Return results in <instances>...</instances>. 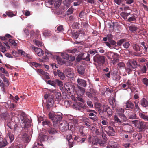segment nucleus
<instances>
[{
	"instance_id": "nucleus-1",
	"label": "nucleus",
	"mask_w": 148,
	"mask_h": 148,
	"mask_svg": "<svg viewBox=\"0 0 148 148\" xmlns=\"http://www.w3.org/2000/svg\"><path fill=\"white\" fill-rule=\"evenodd\" d=\"M48 115L49 118L53 121V125L54 127L57 124L60 123L62 118V113L59 112L56 113L49 112Z\"/></svg>"
},
{
	"instance_id": "nucleus-2",
	"label": "nucleus",
	"mask_w": 148,
	"mask_h": 148,
	"mask_svg": "<svg viewBox=\"0 0 148 148\" xmlns=\"http://www.w3.org/2000/svg\"><path fill=\"white\" fill-rule=\"evenodd\" d=\"M132 122L136 127L138 128L140 132L142 131L145 128L146 123L143 121L135 120L132 121Z\"/></svg>"
},
{
	"instance_id": "nucleus-3",
	"label": "nucleus",
	"mask_w": 148,
	"mask_h": 148,
	"mask_svg": "<svg viewBox=\"0 0 148 148\" xmlns=\"http://www.w3.org/2000/svg\"><path fill=\"white\" fill-rule=\"evenodd\" d=\"M95 62L98 63L100 66L103 65L105 62V58L104 56L97 55L94 58Z\"/></svg>"
},
{
	"instance_id": "nucleus-4",
	"label": "nucleus",
	"mask_w": 148,
	"mask_h": 148,
	"mask_svg": "<svg viewBox=\"0 0 148 148\" xmlns=\"http://www.w3.org/2000/svg\"><path fill=\"white\" fill-rule=\"evenodd\" d=\"M108 59H114L115 60V59L119 57V55L117 53H114L111 51L107 52L106 55Z\"/></svg>"
},
{
	"instance_id": "nucleus-5",
	"label": "nucleus",
	"mask_w": 148,
	"mask_h": 148,
	"mask_svg": "<svg viewBox=\"0 0 148 148\" xmlns=\"http://www.w3.org/2000/svg\"><path fill=\"white\" fill-rule=\"evenodd\" d=\"M21 121L22 125L24 128L28 127L30 126V121L29 119H25L23 117Z\"/></svg>"
},
{
	"instance_id": "nucleus-6",
	"label": "nucleus",
	"mask_w": 148,
	"mask_h": 148,
	"mask_svg": "<svg viewBox=\"0 0 148 148\" xmlns=\"http://www.w3.org/2000/svg\"><path fill=\"white\" fill-rule=\"evenodd\" d=\"M73 106H75V107L78 109L80 110L81 108L85 109L86 108V106H85L84 103H81L80 102H77L74 103Z\"/></svg>"
},
{
	"instance_id": "nucleus-7",
	"label": "nucleus",
	"mask_w": 148,
	"mask_h": 148,
	"mask_svg": "<svg viewBox=\"0 0 148 148\" xmlns=\"http://www.w3.org/2000/svg\"><path fill=\"white\" fill-rule=\"evenodd\" d=\"M125 105V107L128 109H130L133 110H135L134 104L132 103V102L129 100H128L126 101Z\"/></svg>"
},
{
	"instance_id": "nucleus-8",
	"label": "nucleus",
	"mask_w": 148,
	"mask_h": 148,
	"mask_svg": "<svg viewBox=\"0 0 148 148\" xmlns=\"http://www.w3.org/2000/svg\"><path fill=\"white\" fill-rule=\"evenodd\" d=\"M77 82L78 83V86H79L85 87L87 85L86 82L85 80L81 79L78 78L77 80Z\"/></svg>"
},
{
	"instance_id": "nucleus-9",
	"label": "nucleus",
	"mask_w": 148,
	"mask_h": 148,
	"mask_svg": "<svg viewBox=\"0 0 148 148\" xmlns=\"http://www.w3.org/2000/svg\"><path fill=\"white\" fill-rule=\"evenodd\" d=\"M34 50L38 55L39 56H42L44 54V51L41 49L37 47H32Z\"/></svg>"
},
{
	"instance_id": "nucleus-10",
	"label": "nucleus",
	"mask_w": 148,
	"mask_h": 148,
	"mask_svg": "<svg viewBox=\"0 0 148 148\" xmlns=\"http://www.w3.org/2000/svg\"><path fill=\"white\" fill-rule=\"evenodd\" d=\"M77 71L79 74L81 75H84L85 72L84 67L81 65L79 66L77 69Z\"/></svg>"
},
{
	"instance_id": "nucleus-11",
	"label": "nucleus",
	"mask_w": 148,
	"mask_h": 148,
	"mask_svg": "<svg viewBox=\"0 0 148 148\" xmlns=\"http://www.w3.org/2000/svg\"><path fill=\"white\" fill-rule=\"evenodd\" d=\"M60 128L63 131H66L69 129V124L67 122H65L61 124Z\"/></svg>"
},
{
	"instance_id": "nucleus-12",
	"label": "nucleus",
	"mask_w": 148,
	"mask_h": 148,
	"mask_svg": "<svg viewBox=\"0 0 148 148\" xmlns=\"http://www.w3.org/2000/svg\"><path fill=\"white\" fill-rule=\"evenodd\" d=\"M138 15L137 14H131V16L127 20V21L129 22L135 21Z\"/></svg>"
},
{
	"instance_id": "nucleus-13",
	"label": "nucleus",
	"mask_w": 148,
	"mask_h": 148,
	"mask_svg": "<svg viewBox=\"0 0 148 148\" xmlns=\"http://www.w3.org/2000/svg\"><path fill=\"white\" fill-rule=\"evenodd\" d=\"M141 106L144 108H148V101L145 98L142 99L140 101Z\"/></svg>"
},
{
	"instance_id": "nucleus-14",
	"label": "nucleus",
	"mask_w": 148,
	"mask_h": 148,
	"mask_svg": "<svg viewBox=\"0 0 148 148\" xmlns=\"http://www.w3.org/2000/svg\"><path fill=\"white\" fill-rule=\"evenodd\" d=\"M127 67L125 69L126 71L128 73L134 70V69L132 66V65L129 62H128L127 63Z\"/></svg>"
},
{
	"instance_id": "nucleus-15",
	"label": "nucleus",
	"mask_w": 148,
	"mask_h": 148,
	"mask_svg": "<svg viewBox=\"0 0 148 148\" xmlns=\"http://www.w3.org/2000/svg\"><path fill=\"white\" fill-rule=\"evenodd\" d=\"M62 56L63 57V58L65 59L68 60H71L72 61H73L75 60V57H74L70 56L69 57V56L66 53H64L62 54Z\"/></svg>"
},
{
	"instance_id": "nucleus-16",
	"label": "nucleus",
	"mask_w": 148,
	"mask_h": 148,
	"mask_svg": "<svg viewBox=\"0 0 148 148\" xmlns=\"http://www.w3.org/2000/svg\"><path fill=\"white\" fill-rule=\"evenodd\" d=\"M66 138L67 140L68 141L69 145L70 147L71 148L73 147L74 141L72 138V136L71 135L69 136V137L67 136Z\"/></svg>"
},
{
	"instance_id": "nucleus-17",
	"label": "nucleus",
	"mask_w": 148,
	"mask_h": 148,
	"mask_svg": "<svg viewBox=\"0 0 148 148\" xmlns=\"http://www.w3.org/2000/svg\"><path fill=\"white\" fill-rule=\"evenodd\" d=\"M42 125L45 127H50L51 126V123L47 120H45L42 122Z\"/></svg>"
},
{
	"instance_id": "nucleus-18",
	"label": "nucleus",
	"mask_w": 148,
	"mask_h": 148,
	"mask_svg": "<svg viewBox=\"0 0 148 148\" xmlns=\"http://www.w3.org/2000/svg\"><path fill=\"white\" fill-rule=\"evenodd\" d=\"M94 113V112H91L89 113L88 115L89 116L91 117L90 118V119L94 121H96L97 120L98 118L97 116Z\"/></svg>"
},
{
	"instance_id": "nucleus-19",
	"label": "nucleus",
	"mask_w": 148,
	"mask_h": 148,
	"mask_svg": "<svg viewBox=\"0 0 148 148\" xmlns=\"http://www.w3.org/2000/svg\"><path fill=\"white\" fill-rule=\"evenodd\" d=\"M78 90L77 91V94L79 95H83L85 92V90L84 88L81 87V86H78Z\"/></svg>"
},
{
	"instance_id": "nucleus-20",
	"label": "nucleus",
	"mask_w": 148,
	"mask_h": 148,
	"mask_svg": "<svg viewBox=\"0 0 148 148\" xmlns=\"http://www.w3.org/2000/svg\"><path fill=\"white\" fill-rule=\"evenodd\" d=\"M78 32V36L79 39H82L85 35V32L84 30H82Z\"/></svg>"
},
{
	"instance_id": "nucleus-21",
	"label": "nucleus",
	"mask_w": 148,
	"mask_h": 148,
	"mask_svg": "<svg viewBox=\"0 0 148 148\" xmlns=\"http://www.w3.org/2000/svg\"><path fill=\"white\" fill-rule=\"evenodd\" d=\"M7 135L8 136L9 138L10 139V142H12L14 139V135L12 134L11 132H10V131L8 130V132L7 133Z\"/></svg>"
},
{
	"instance_id": "nucleus-22",
	"label": "nucleus",
	"mask_w": 148,
	"mask_h": 148,
	"mask_svg": "<svg viewBox=\"0 0 148 148\" xmlns=\"http://www.w3.org/2000/svg\"><path fill=\"white\" fill-rule=\"evenodd\" d=\"M139 115L140 117L145 121H148V116L142 112L140 113Z\"/></svg>"
},
{
	"instance_id": "nucleus-23",
	"label": "nucleus",
	"mask_w": 148,
	"mask_h": 148,
	"mask_svg": "<svg viewBox=\"0 0 148 148\" xmlns=\"http://www.w3.org/2000/svg\"><path fill=\"white\" fill-rule=\"evenodd\" d=\"M109 145L111 147L113 148H117L118 143L113 141H111L109 143Z\"/></svg>"
},
{
	"instance_id": "nucleus-24",
	"label": "nucleus",
	"mask_w": 148,
	"mask_h": 148,
	"mask_svg": "<svg viewBox=\"0 0 148 148\" xmlns=\"http://www.w3.org/2000/svg\"><path fill=\"white\" fill-rule=\"evenodd\" d=\"M87 138H88V141L89 143H92V144H93L95 145H97V143H94L93 142H92V139L93 137L92 136L90 135H88L86 136Z\"/></svg>"
},
{
	"instance_id": "nucleus-25",
	"label": "nucleus",
	"mask_w": 148,
	"mask_h": 148,
	"mask_svg": "<svg viewBox=\"0 0 148 148\" xmlns=\"http://www.w3.org/2000/svg\"><path fill=\"white\" fill-rule=\"evenodd\" d=\"M129 62L132 65V66L134 69V70H135L136 68L137 67V66H138L139 67H140V65H138L137 62L135 60H131Z\"/></svg>"
},
{
	"instance_id": "nucleus-26",
	"label": "nucleus",
	"mask_w": 148,
	"mask_h": 148,
	"mask_svg": "<svg viewBox=\"0 0 148 148\" xmlns=\"http://www.w3.org/2000/svg\"><path fill=\"white\" fill-rule=\"evenodd\" d=\"M124 109L122 108H118L116 110L117 114L118 116L124 114Z\"/></svg>"
},
{
	"instance_id": "nucleus-27",
	"label": "nucleus",
	"mask_w": 148,
	"mask_h": 148,
	"mask_svg": "<svg viewBox=\"0 0 148 148\" xmlns=\"http://www.w3.org/2000/svg\"><path fill=\"white\" fill-rule=\"evenodd\" d=\"M84 129V127L83 126H81L79 128V131L80 134L82 136H85L87 135L85 133Z\"/></svg>"
},
{
	"instance_id": "nucleus-28",
	"label": "nucleus",
	"mask_w": 148,
	"mask_h": 148,
	"mask_svg": "<svg viewBox=\"0 0 148 148\" xmlns=\"http://www.w3.org/2000/svg\"><path fill=\"white\" fill-rule=\"evenodd\" d=\"M57 73L58 74V76L60 78L62 79H64L65 78V76L64 73L60 71L59 70H57Z\"/></svg>"
},
{
	"instance_id": "nucleus-29",
	"label": "nucleus",
	"mask_w": 148,
	"mask_h": 148,
	"mask_svg": "<svg viewBox=\"0 0 148 148\" xmlns=\"http://www.w3.org/2000/svg\"><path fill=\"white\" fill-rule=\"evenodd\" d=\"M48 132L49 134H54L57 133V131L55 129L50 127L49 129L48 130Z\"/></svg>"
},
{
	"instance_id": "nucleus-30",
	"label": "nucleus",
	"mask_w": 148,
	"mask_h": 148,
	"mask_svg": "<svg viewBox=\"0 0 148 148\" xmlns=\"http://www.w3.org/2000/svg\"><path fill=\"white\" fill-rule=\"evenodd\" d=\"M138 102L139 101L137 100L135 101L134 102V103L135 104V110H134V112H136L138 111L139 109H140L138 105Z\"/></svg>"
},
{
	"instance_id": "nucleus-31",
	"label": "nucleus",
	"mask_w": 148,
	"mask_h": 148,
	"mask_svg": "<svg viewBox=\"0 0 148 148\" xmlns=\"http://www.w3.org/2000/svg\"><path fill=\"white\" fill-rule=\"evenodd\" d=\"M56 86L57 84L60 87V89L62 90L63 88V85L62 82V81H60L58 79H56Z\"/></svg>"
},
{
	"instance_id": "nucleus-32",
	"label": "nucleus",
	"mask_w": 148,
	"mask_h": 148,
	"mask_svg": "<svg viewBox=\"0 0 148 148\" xmlns=\"http://www.w3.org/2000/svg\"><path fill=\"white\" fill-rule=\"evenodd\" d=\"M64 88L66 90V91L68 92L72 88V87L70 84L69 83H66L65 85Z\"/></svg>"
},
{
	"instance_id": "nucleus-33",
	"label": "nucleus",
	"mask_w": 148,
	"mask_h": 148,
	"mask_svg": "<svg viewBox=\"0 0 148 148\" xmlns=\"http://www.w3.org/2000/svg\"><path fill=\"white\" fill-rule=\"evenodd\" d=\"M47 83L48 84L54 87H56V79L54 80H49L47 81Z\"/></svg>"
},
{
	"instance_id": "nucleus-34",
	"label": "nucleus",
	"mask_w": 148,
	"mask_h": 148,
	"mask_svg": "<svg viewBox=\"0 0 148 148\" xmlns=\"http://www.w3.org/2000/svg\"><path fill=\"white\" fill-rule=\"evenodd\" d=\"M128 118L129 119H138L136 114L135 113L129 115L128 116Z\"/></svg>"
},
{
	"instance_id": "nucleus-35",
	"label": "nucleus",
	"mask_w": 148,
	"mask_h": 148,
	"mask_svg": "<svg viewBox=\"0 0 148 148\" xmlns=\"http://www.w3.org/2000/svg\"><path fill=\"white\" fill-rule=\"evenodd\" d=\"M124 128L125 129V131L130 133L132 130V127L130 125H126L124 127Z\"/></svg>"
},
{
	"instance_id": "nucleus-36",
	"label": "nucleus",
	"mask_w": 148,
	"mask_h": 148,
	"mask_svg": "<svg viewBox=\"0 0 148 148\" xmlns=\"http://www.w3.org/2000/svg\"><path fill=\"white\" fill-rule=\"evenodd\" d=\"M129 29L130 31L132 32H136L138 29L137 27L135 25H131L129 26Z\"/></svg>"
},
{
	"instance_id": "nucleus-37",
	"label": "nucleus",
	"mask_w": 148,
	"mask_h": 148,
	"mask_svg": "<svg viewBox=\"0 0 148 148\" xmlns=\"http://www.w3.org/2000/svg\"><path fill=\"white\" fill-rule=\"evenodd\" d=\"M133 136L135 138L138 140H140L142 138V136L141 134H133Z\"/></svg>"
},
{
	"instance_id": "nucleus-38",
	"label": "nucleus",
	"mask_w": 148,
	"mask_h": 148,
	"mask_svg": "<svg viewBox=\"0 0 148 148\" xmlns=\"http://www.w3.org/2000/svg\"><path fill=\"white\" fill-rule=\"evenodd\" d=\"M74 139V140L75 141L76 140L77 142H79L80 143H84L85 140V138H82L80 139V138H77L75 137V138H73Z\"/></svg>"
},
{
	"instance_id": "nucleus-39",
	"label": "nucleus",
	"mask_w": 148,
	"mask_h": 148,
	"mask_svg": "<svg viewBox=\"0 0 148 148\" xmlns=\"http://www.w3.org/2000/svg\"><path fill=\"white\" fill-rule=\"evenodd\" d=\"M130 14V13L123 12L121 14V16L124 19H126L127 18V16Z\"/></svg>"
},
{
	"instance_id": "nucleus-40",
	"label": "nucleus",
	"mask_w": 148,
	"mask_h": 148,
	"mask_svg": "<svg viewBox=\"0 0 148 148\" xmlns=\"http://www.w3.org/2000/svg\"><path fill=\"white\" fill-rule=\"evenodd\" d=\"M7 144V141L5 140H3L0 142V148H2L6 146Z\"/></svg>"
},
{
	"instance_id": "nucleus-41",
	"label": "nucleus",
	"mask_w": 148,
	"mask_h": 148,
	"mask_svg": "<svg viewBox=\"0 0 148 148\" xmlns=\"http://www.w3.org/2000/svg\"><path fill=\"white\" fill-rule=\"evenodd\" d=\"M72 37L73 38L75 39H77L78 38H79L77 31L76 32H72Z\"/></svg>"
},
{
	"instance_id": "nucleus-42",
	"label": "nucleus",
	"mask_w": 148,
	"mask_h": 148,
	"mask_svg": "<svg viewBox=\"0 0 148 148\" xmlns=\"http://www.w3.org/2000/svg\"><path fill=\"white\" fill-rule=\"evenodd\" d=\"M43 35L45 36H51L52 34L50 31H48V30H45L44 32Z\"/></svg>"
},
{
	"instance_id": "nucleus-43",
	"label": "nucleus",
	"mask_w": 148,
	"mask_h": 148,
	"mask_svg": "<svg viewBox=\"0 0 148 148\" xmlns=\"http://www.w3.org/2000/svg\"><path fill=\"white\" fill-rule=\"evenodd\" d=\"M107 133V134L109 136H114L115 135V131H110L107 130L105 131Z\"/></svg>"
},
{
	"instance_id": "nucleus-44",
	"label": "nucleus",
	"mask_w": 148,
	"mask_h": 148,
	"mask_svg": "<svg viewBox=\"0 0 148 148\" xmlns=\"http://www.w3.org/2000/svg\"><path fill=\"white\" fill-rule=\"evenodd\" d=\"M6 14L9 17H11L15 16V15L11 11H7L6 12Z\"/></svg>"
},
{
	"instance_id": "nucleus-45",
	"label": "nucleus",
	"mask_w": 148,
	"mask_h": 148,
	"mask_svg": "<svg viewBox=\"0 0 148 148\" xmlns=\"http://www.w3.org/2000/svg\"><path fill=\"white\" fill-rule=\"evenodd\" d=\"M55 58L58 62V63L61 65L63 63V60L61 59L58 56H55Z\"/></svg>"
},
{
	"instance_id": "nucleus-46",
	"label": "nucleus",
	"mask_w": 148,
	"mask_h": 148,
	"mask_svg": "<svg viewBox=\"0 0 148 148\" xmlns=\"http://www.w3.org/2000/svg\"><path fill=\"white\" fill-rule=\"evenodd\" d=\"M96 53H98L99 52L100 53H103L105 52V50H104L103 47H101L98 48L95 50Z\"/></svg>"
},
{
	"instance_id": "nucleus-47",
	"label": "nucleus",
	"mask_w": 148,
	"mask_h": 148,
	"mask_svg": "<svg viewBox=\"0 0 148 148\" xmlns=\"http://www.w3.org/2000/svg\"><path fill=\"white\" fill-rule=\"evenodd\" d=\"M142 83L147 86H148V79L145 78L142 79Z\"/></svg>"
},
{
	"instance_id": "nucleus-48",
	"label": "nucleus",
	"mask_w": 148,
	"mask_h": 148,
	"mask_svg": "<svg viewBox=\"0 0 148 148\" xmlns=\"http://www.w3.org/2000/svg\"><path fill=\"white\" fill-rule=\"evenodd\" d=\"M140 69L143 73H145L147 70L146 66L143 65L141 67H140Z\"/></svg>"
},
{
	"instance_id": "nucleus-49",
	"label": "nucleus",
	"mask_w": 148,
	"mask_h": 148,
	"mask_svg": "<svg viewBox=\"0 0 148 148\" xmlns=\"http://www.w3.org/2000/svg\"><path fill=\"white\" fill-rule=\"evenodd\" d=\"M35 44L38 46L40 47L42 45V43L36 40H34Z\"/></svg>"
},
{
	"instance_id": "nucleus-50",
	"label": "nucleus",
	"mask_w": 148,
	"mask_h": 148,
	"mask_svg": "<svg viewBox=\"0 0 148 148\" xmlns=\"http://www.w3.org/2000/svg\"><path fill=\"white\" fill-rule=\"evenodd\" d=\"M133 48L134 50L136 51H139L140 49L139 46L137 44H134L133 45Z\"/></svg>"
},
{
	"instance_id": "nucleus-51",
	"label": "nucleus",
	"mask_w": 148,
	"mask_h": 148,
	"mask_svg": "<svg viewBox=\"0 0 148 148\" xmlns=\"http://www.w3.org/2000/svg\"><path fill=\"white\" fill-rule=\"evenodd\" d=\"M130 45V43L128 42H124L123 44V46L126 49L128 48Z\"/></svg>"
},
{
	"instance_id": "nucleus-52",
	"label": "nucleus",
	"mask_w": 148,
	"mask_h": 148,
	"mask_svg": "<svg viewBox=\"0 0 148 148\" xmlns=\"http://www.w3.org/2000/svg\"><path fill=\"white\" fill-rule=\"evenodd\" d=\"M106 142L105 141L99 140H98L97 143H97L99 144L101 146H103L105 144Z\"/></svg>"
},
{
	"instance_id": "nucleus-53",
	"label": "nucleus",
	"mask_w": 148,
	"mask_h": 148,
	"mask_svg": "<svg viewBox=\"0 0 148 148\" xmlns=\"http://www.w3.org/2000/svg\"><path fill=\"white\" fill-rule=\"evenodd\" d=\"M61 2V0H59L56 1L54 3V5L55 7H58L60 5Z\"/></svg>"
},
{
	"instance_id": "nucleus-54",
	"label": "nucleus",
	"mask_w": 148,
	"mask_h": 148,
	"mask_svg": "<svg viewBox=\"0 0 148 148\" xmlns=\"http://www.w3.org/2000/svg\"><path fill=\"white\" fill-rule=\"evenodd\" d=\"M73 8H70L67 11V14L69 15L72 14L73 12Z\"/></svg>"
},
{
	"instance_id": "nucleus-55",
	"label": "nucleus",
	"mask_w": 148,
	"mask_h": 148,
	"mask_svg": "<svg viewBox=\"0 0 148 148\" xmlns=\"http://www.w3.org/2000/svg\"><path fill=\"white\" fill-rule=\"evenodd\" d=\"M126 40L125 39H121L120 40L117 42V45L121 46L122 44L126 41Z\"/></svg>"
},
{
	"instance_id": "nucleus-56",
	"label": "nucleus",
	"mask_w": 148,
	"mask_h": 148,
	"mask_svg": "<svg viewBox=\"0 0 148 148\" xmlns=\"http://www.w3.org/2000/svg\"><path fill=\"white\" fill-rule=\"evenodd\" d=\"M82 3V0L77 1V2H75L73 3V5L74 6H77L79 5L80 4Z\"/></svg>"
},
{
	"instance_id": "nucleus-57",
	"label": "nucleus",
	"mask_w": 148,
	"mask_h": 148,
	"mask_svg": "<svg viewBox=\"0 0 148 148\" xmlns=\"http://www.w3.org/2000/svg\"><path fill=\"white\" fill-rule=\"evenodd\" d=\"M58 31L59 32H62L64 30L62 25H60L57 27V28Z\"/></svg>"
},
{
	"instance_id": "nucleus-58",
	"label": "nucleus",
	"mask_w": 148,
	"mask_h": 148,
	"mask_svg": "<svg viewBox=\"0 0 148 148\" xmlns=\"http://www.w3.org/2000/svg\"><path fill=\"white\" fill-rule=\"evenodd\" d=\"M141 45L143 47L144 49H145V51L147 52V49L148 48V45L147 44H145L144 42H142L141 43Z\"/></svg>"
},
{
	"instance_id": "nucleus-59",
	"label": "nucleus",
	"mask_w": 148,
	"mask_h": 148,
	"mask_svg": "<svg viewBox=\"0 0 148 148\" xmlns=\"http://www.w3.org/2000/svg\"><path fill=\"white\" fill-rule=\"evenodd\" d=\"M81 25L84 28L87 27L88 26V23L85 21L82 22Z\"/></svg>"
},
{
	"instance_id": "nucleus-60",
	"label": "nucleus",
	"mask_w": 148,
	"mask_h": 148,
	"mask_svg": "<svg viewBox=\"0 0 148 148\" xmlns=\"http://www.w3.org/2000/svg\"><path fill=\"white\" fill-rule=\"evenodd\" d=\"M80 24L77 22H75L73 24V26L75 28L78 29L79 28V25Z\"/></svg>"
},
{
	"instance_id": "nucleus-61",
	"label": "nucleus",
	"mask_w": 148,
	"mask_h": 148,
	"mask_svg": "<svg viewBox=\"0 0 148 148\" xmlns=\"http://www.w3.org/2000/svg\"><path fill=\"white\" fill-rule=\"evenodd\" d=\"M0 47H1V51L2 52H4L6 51V47L3 46L1 43H0Z\"/></svg>"
},
{
	"instance_id": "nucleus-62",
	"label": "nucleus",
	"mask_w": 148,
	"mask_h": 148,
	"mask_svg": "<svg viewBox=\"0 0 148 148\" xmlns=\"http://www.w3.org/2000/svg\"><path fill=\"white\" fill-rule=\"evenodd\" d=\"M51 97L52 98L49 99L47 103H49L50 104H51L52 106L53 104L54 103V101L53 99V95L51 96Z\"/></svg>"
},
{
	"instance_id": "nucleus-63",
	"label": "nucleus",
	"mask_w": 148,
	"mask_h": 148,
	"mask_svg": "<svg viewBox=\"0 0 148 148\" xmlns=\"http://www.w3.org/2000/svg\"><path fill=\"white\" fill-rule=\"evenodd\" d=\"M3 79V80L4 82L5 83V84L6 86H8L9 85L8 84V79L5 77H4L2 78Z\"/></svg>"
},
{
	"instance_id": "nucleus-64",
	"label": "nucleus",
	"mask_w": 148,
	"mask_h": 148,
	"mask_svg": "<svg viewBox=\"0 0 148 148\" xmlns=\"http://www.w3.org/2000/svg\"><path fill=\"white\" fill-rule=\"evenodd\" d=\"M119 116L122 119L123 121H126L127 120L126 117L124 114L119 115Z\"/></svg>"
}]
</instances>
